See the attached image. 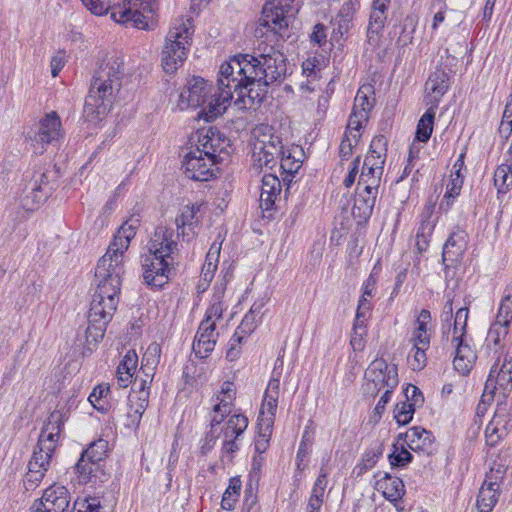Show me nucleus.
<instances>
[{
	"mask_svg": "<svg viewBox=\"0 0 512 512\" xmlns=\"http://www.w3.org/2000/svg\"><path fill=\"white\" fill-rule=\"evenodd\" d=\"M173 263L161 255L149 252L142 262L144 282L153 288H162L169 280Z\"/></svg>",
	"mask_w": 512,
	"mask_h": 512,
	"instance_id": "14",
	"label": "nucleus"
},
{
	"mask_svg": "<svg viewBox=\"0 0 512 512\" xmlns=\"http://www.w3.org/2000/svg\"><path fill=\"white\" fill-rule=\"evenodd\" d=\"M255 142L253 144V159L256 165L272 169L284 146L281 138L275 133L274 128L267 124H260L253 130Z\"/></svg>",
	"mask_w": 512,
	"mask_h": 512,
	"instance_id": "6",
	"label": "nucleus"
},
{
	"mask_svg": "<svg viewBox=\"0 0 512 512\" xmlns=\"http://www.w3.org/2000/svg\"><path fill=\"white\" fill-rule=\"evenodd\" d=\"M431 313L427 309H422L415 319L413 330L424 334H431Z\"/></svg>",
	"mask_w": 512,
	"mask_h": 512,
	"instance_id": "58",
	"label": "nucleus"
},
{
	"mask_svg": "<svg viewBox=\"0 0 512 512\" xmlns=\"http://www.w3.org/2000/svg\"><path fill=\"white\" fill-rule=\"evenodd\" d=\"M140 225V220L132 216L117 231L113 241H117L121 249L126 246L129 248L131 239L136 235V230Z\"/></svg>",
	"mask_w": 512,
	"mask_h": 512,
	"instance_id": "41",
	"label": "nucleus"
},
{
	"mask_svg": "<svg viewBox=\"0 0 512 512\" xmlns=\"http://www.w3.org/2000/svg\"><path fill=\"white\" fill-rule=\"evenodd\" d=\"M179 236V233L175 234L170 227L158 226L149 241L148 250L153 255H161L172 260V255L178 251L177 239Z\"/></svg>",
	"mask_w": 512,
	"mask_h": 512,
	"instance_id": "18",
	"label": "nucleus"
},
{
	"mask_svg": "<svg viewBox=\"0 0 512 512\" xmlns=\"http://www.w3.org/2000/svg\"><path fill=\"white\" fill-rule=\"evenodd\" d=\"M449 88V75L445 70L437 68L430 74L425 84L427 104L438 107L440 99Z\"/></svg>",
	"mask_w": 512,
	"mask_h": 512,
	"instance_id": "28",
	"label": "nucleus"
},
{
	"mask_svg": "<svg viewBox=\"0 0 512 512\" xmlns=\"http://www.w3.org/2000/svg\"><path fill=\"white\" fill-rule=\"evenodd\" d=\"M404 441L415 452L432 455L436 451L433 434L419 426L411 427L404 434Z\"/></svg>",
	"mask_w": 512,
	"mask_h": 512,
	"instance_id": "27",
	"label": "nucleus"
},
{
	"mask_svg": "<svg viewBox=\"0 0 512 512\" xmlns=\"http://www.w3.org/2000/svg\"><path fill=\"white\" fill-rule=\"evenodd\" d=\"M294 0H268L262 10L261 25L280 38H289L288 27L293 17Z\"/></svg>",
	"mask_w": 512,
	"mask_h": 512,
	"instance_id": "10",
	"label": "nucleus"
},
{
	"mask_svg": "<svg viewBox=\"0 0 512 512\" xmlns=\"http://www.w3.org/2000/svg\"><path fill=\"white\" fill-rule=\"evenodd\" d=\"M429 348L430 347L421 346L411 347L407 357V362L413 371H421L426 367L428 360L426 352Z\"/></svg>",
	"mask_w": 512,
	"mask_h": 512,
	"instance_id": "48",
	"label": "nucleus"
},
{
	"mask_svg": "<svg viewBox=\"0 0 512 512\" xmlns=\"http://www.w3.org/2000/svg\"><path fill=\"white\" fill-rule=\"evenodd\" d=\"M210 91V84H208L203 78L194 76L188 80L186 89L180 93L178 107L181 110H184L189 107L197 108L199 106H204L202 112L204 113L205 118L207 120H213L219 115L212 117V113L210 112V104L215 102V100L219 97V85L217 84V93L214 95H209Z\"/></svg>",
	"mask_w": 512,
	"mask_h": 512,
	"instance_id": "8",
	"label": "nucleus"
},
{
	"mask_svg": "<svg viewBox=\"0 0 512 512\" xmlns=\"http://www.w3.org/2000/svg\"><path fill=\"white\" fill-rule=\"evenodd\" d=\"M382 175L383 174L374 173L370 167H366L365 163H363L362 171L358 180V186L368 185L379 187Z\"/></svg>",
	"mask_w": 512,
	"mask_h": 512,
	"instance_id": "60",
	"label": "nucleus"
},
{
	"mask_svg": "<svg viewBox=\"0 0 512 512\" xmlns=\"http://www.w3.org/2000/svg\"><path fill=\"white\" fill-rule=\"evenodd\" d=\"M219 333L216 331V324L202 320L196 332L192 349L196 357L207 358L214 350Z\"/></svg>",
	"mask_w": 512,
	"mask_h": 512,
	"instance_id": "21",
	"label": "nucleus"
},
{
	"mask_svg": "<svg viewBox=\"0 0 512 512\" xmlns=\"http://www.w3.org/2000/svg\"><path fill=\"white\" fill-rule=\"evenodd\" d=\"M390 0H373L372 9L367 27V42L371 46H377L380 42L382 31L387 19V11Z\"/></svg>",
	"mask_w": 512,
	"mask_h": 512,
	"instance_id": "22",
	"label": "nucleus"
},
{
	"mask_svg": "<svg viewBox=\"0 0 512 512\" xmlns=\"http://www.w3.org/2000/svg\"><path fill=\"white\" fill-rule=\"evenodd\" d=\"M155 0H123L113 8L112 19L117 23L131 24L138 29H148V21L155 11Z\"/></svg>",
	"mask_w": 512,
	"mask_h": 512,
	"instance_id": "9",
	"label": "nucleus"
},
{
	"mask_svg": "<svg viewBox=\"0 0 512 512\" xmlns=\"http://www.w3.org/2000/svg\"><path fill=\"white\" fill-rule=\"evenodd\" d=\"M108 450V442L104 439H99L90 444V446L82 452V456L88 457L90 461L95 462L97 465L106 457Z\"/></svg>",
	"mask_w": 512,
	"mask_h": 512,
	"instance_id": "49",
	"label": "nucleus"
},
{
	"mask_svg": "<svg viewBox=\"0 0 512 512\" xmlns=\"http://www.w3.org/2000/svg\"><path fill=\"white\" fill-rule=\"evenodd\" d=\"M387 152V139L383 135L375 136L371 143L364 163L376 174H383Z\"/></svg>",
	"mask_w": 512,
	"mask_h": 512,
	"instance_id": "30",
	"label": "nucleus"
},
{
	"mask_svg": "<svg viewBox=\"0 0 512 512\" xmlns=\"http://www.w3.org/2000/svg\"><path fill=\"white\" fill-rule=\"evenodd\" d=\"M436 107L430 106L417 124L416 140L426 143L432 134Z\"/></svg>",
	"mask_w": 512,
	"mask_h": 512,
	"instance_id": "40",
	"label": "nucleus"
},
{
	"mask_svg": "<svg viewBox=\"0 0 512 512\" xmlns=\"http://www.w3.org/2000/svg\"><path fill=\"white\" fill-rule=\"evenodd\" d=\"M504 470L499 466L494 472L492 468L486 475L484 484L479 490L477 497V507L479 512H491L496 505L499 497L498 482L502 480Z\"/></svg>",
	"mask_w": 512,
	"mask_h": 512,
	"instance_id": "20",
	"label": "nucleus"
},
{
	"mask_svg": "<svg viewBox=\"0 0 512 512\" xmlns=\"http://www.w3.org/2000/svg\"><path fill=\"white\" fill-rule=\"evenodd\" d=\"M201 205H186L181 210L175 219L177 226V233L187 241L193 239L197 235V228L200 225V212Z\"/></svg>",
	"mask_w": 512,
	"mask_h": 512,
	"instance_id": "26",
	"label": "nucleus"
},
{
	"mask_svg": "<svg viewBox=\"0 0 512 512\" xmlns=\"http://www.w3.org/2000/svg\"><path fill=\"white\" fill-rule=\"evenodd\" d=\"M509 327L510 325L495 320L491 324L486 337V349L494 355H498L502 348V341L508 335Z\"/></svg>",
	"mask_w": 512,
	"mask_h": 512,
	"instance_id": "36",
	"label": "nucleus"
},
{
	"mask_svg": "<svg viewBox=\"0 0 512 512\" xmlns=\"http://www.w3.org/2000/svg\"><path fill=\"white\" fill-rule=\"evenodd\" d=\"M138 356L135 351H128L117 367V371L134 374L137 368Z\"/></svg>",
	"mask_w": 512,
	"mask_h": 512,
	"instance_id": "62",
	"label": "nucleus"
},
{
	"mask_svg": "<svg viewBox=\"0 0 512 512\" xmlns=\"http://www.w3.org/2000/svg\"><path fill=\"white\" fill-rule=\"evenodd\" d=\"M467 246V234L459 227L454 230L443 247V263L451 267L461 261Z\"/></svg>",
	"mask_w": 512,
	"mask_h": 512,
	"instance_id": "25",
	"label": "nucleus"
},
{
	"mask_svg": "<svg viewBox=\"0 0 512 512\" xmlns=\"http://www.w3.org/2000/svg\"><path fill=\"white\" fill-rule=\"evenodd\" d=\"M366 378L373 383L378 391L394 389L398 385V371L396 365H389L383 359L374 360L366 371Z\"/></svg>",
	"mask_w": 512,
	"mask_h": 512,
	"instance_id": "15",
	"label": "nucleus"
},
{
	"mask_svg": "<svg viewBox=\"0 0 512 512\" xmlns=\"http://www.w3.org/2000/svg\"><path fill=\"white\" fill-rule=\"evenodd\" d=\"M415 407L407 402L398 403L394 409V418L400 425L408 424L413 417Z\"/></svg>",
	"mask_w": 512,
	"mask_h": 512,
	"instance_id": "55",
	"label": "nucleus"
},
{
	"mask_svg": "<svg viewBox=\"0 0 512 512\" xmlns=\"http://www.w3.org/2000/svg\"><path fill=\"white\" fill-rule=\"evenodd\" d=\"M108 392H109L108 386L98 385L93 389L92 393L89 395L88 400L90 401V403L93 405L94 408H96L97 410L103 411L104 408L102 406H100L99 403L102 398L106 397Z\"/></svg>",
	"mask_w": 512,
	"mask_h": 512,
	"instance_id": "63",
	"label": "nucleus"
},
{
	"mask_svg": "<svg viewBox=\"0 0 512 512\" xmlns=\"http://www.w3.org/2000/svg\"><path fill=\"white\" fill-rule=\"evenodd\" d=\"M495 320L508 325L512 322V282L504 289Z\"/></svg>",
	"mask_w": 512,
	"mask_h": 512,
	"instance_id": "44",
	"label": "nucleus"
},
{
	"mask_svg": "<svg viewBox=\"0 0 512 512\" xmlns=\"http://www.w3.org/2000/svg\"><path fill=\"white\" fill-rule=\"evenodd\" d=\"M379 488L383 489L384 497L391 501L400 500L405 494L403 481L398 477H392L388 473L377 482Z\"/></svg>",
	"mask_w": 512,
	"mask_h": 512,
	"instance_id": "37",
	"label": "nucleus"
},
{
	"mask_svg": "<svg viewBox=\"0 0 512 512\" xmlns=\"http://www.w3.org/2000/svg\"><path fill=\"white\" fill-rule=\"evenodd\" d=\"M241 480L238 477H233L229 480V485L225 490L221 506L225 510H232L240 495Z\"/></svg>",
	"mask_w": 512,
	"mask_h": 512,
	"instance_id": "46",
	"label": "nucleus"
},
{
	"mask_svg": "<svg viewBox=\"0 0 512 512\" xmlns=\"http://www.w3.org/2000/svg\"><path fill=\"white\" fill-rule=\"evenodd\" d=\"M161 348L157 343H152L147 348L143 358L139 374L133 382V389L136 392H149L150 384L153 381L154 370L160 361Z\"/></svg>",
	"mask_w": 512,
	"mask_h": 512,
	"instance_id": "16",
	"label": "nucleus"
},
{
	"mask_svg": "<svg viewBox=\"0 0 512 512\" xmlns=\"http://www.w3.org/2000/svg\"><path fill=\"white\" fill-rule=\"evenodd\" d=\"M491 369L494 370V386H496V389H502L504 399H507L506 393L512 390V361L505 360L499 371L494 366Z\"/></svg>",
	"mask_w": 512,
	"mask_h": 512,
	"instance_id": "38",
	"label": "nucleus"
},
{
	"mask_svg": "<svg viewBox=\"0 0 512 512\" xmlns=\"http://www.w3.org/2000/svg\"><path fill=\"white\" fill-rule=\"evenodd\" d=\"M378 188L368 185L357 187L352 207V214L355 218H358L360 221H366L370 218L376 203Z\"/></svg>",
	"mask_w": 512,
	"mask_h": 512,
	"instance_id": "24",
	"label": "nucleus"
},
{
	"mask_svg": "<svg viewBox=\"0 0 512 512\" xmlns=\"http://www.w3.org/2000/svg\"><path fill=\"white\" fill-rule=\"evenodd\" d=\"M48 197V191H45L37 181H34L31 187V193L23 199V206L27 210H34L36 206L44 202Z\"/></svg>",
	"mask_w": 512,
	"mask_h": 512,
	"instance_id": "52",
	"label": "nucleus"
},
{
	"mask_svg": "<svg viewBox=\"0 0 512 512\" xmlns=\"http://www.w3.org/2000/svg\"><path fill=\"white\" fill-rule=\"evenodd\" d=\"M299 154L300 150L298 147L284 149V153L280 154V169L284 173L294 175L301 168L302 161L296 158L295 154Z\"/></svg>",
	"mask_w": 512,
	"mask_h": 512,
	"instance_id": "43",
	"label": "nucleus"
},
{
	"mask_svg": "<svg viewBox=\"0 0 512 512\" xmlns=\"http://www.w3.org/2000/svg\"><path fill=\"white\" fill-rule=\"evenodd\" d=\"M198 146L203 154L209 155L217 163H222L229 157V140L217 129L209 128L205 134H201Z\"/></svg>",
	"mask_w": 512,
	"mask_h": 512,
	"instance_id": "17",
	"label": "nucleus"
},
{
	"mask_svg": "<svg viewBox=\"0 0 512 512\" xmlns=\"http://www.w3.org/2000/svg\"><path fill=\"white\" fill-rule=\"evenodd\" d=\"M218 164L209 155L203 154L200 147L190 151L183 161L185 175L195 181H209L216 176L214 166Z\"/></svg>",
	"mask_w": 512,
	"mask_h": 512,
	"instance_id": "13",
	"label": "nucleus"
},
{
	"mask_svg": "<svg viewBox=\"0 0 512 512\" xmlns=\"http://www.w3.org/2000/svg\"><path fill=\"white\" fill-rule=\"evenodd\" d=\"M469 317V308L461 307L457 310L453 324L452 335L466 336L467 321Z\"/></svg>",
	"mask_w": 512,
	"mask_h": 512,
	"instance_id": "56",
	"label": "nucleus"
},
{
	"mask_svg": "<svg viewBox=\"0 0 512 512\" xmlns=\"http://www.w3.org/2000/svg\"><path fill=\"white\" fill-rule=\"evenodd\" d=\"M360 7L359 0H345L342 4L336 18L337 32L343 36L348 33L350 28L352 27V21L354 14L357 9Z\"/></svg>",
	"mask_w": 512,
	"mask_h": 512,
	"instance_id": "35",
	"label": "nucleus"
},
{
	"mask_svg": "<svg viewBox=\"0 0 512 512\" xmlns=\"http://www.w3.org/2000/svg\"><path fill=\"white\" fill-rule=\"evenodd\" d=\"M193 32L189 19L169 30L161 53L162 67L166 73L172 74L184 64Z\"/></svg>",
	"mask_w": 512,
	"mask_h": 512,
	"instance_id": "5",
	"label": "nucleus"
},
{
	"mask_svg": "<svg viewBox=\"0 0 512 512\" xmlns=\"http://www.w3.org/2000/svg\"><path fill=\"white\" fill-rule=\"evenodd\" d=\"M261 306L254 304L250 311L244 316L240 325L234 333V341H242L246 335H249L256 328L255 312H260Z\"/></svg>",
	"mask_w": 512,
	"mask_h": 512,
	"instance_id": "45",
	"label": "nucleus"
},
{
	"mask_svg": "<svg viewBox=\"0 0 512 512\" xmlns=\"http://www.w3.org/2000/svg\"><path fill=\"white\" fill-rule=\"evenodd\" d=\"M494 183L499 192H506L512 186V168L508 164L497 167L494 173Z\"/></svg>",
	"mask_w": 512,
	"mask_h": 512,
	"instance_id": "50",
	"label": "nucleus"
},
{
	"mask_svg": "<svg viewBox=\"0 0 512 512\" xmlns=\"http://www.w3.org/2000/svg\"><path fill=\"white\" fill-rule=\"evenodd\" d=\"M128 247L121 246L117 241H112L108 246L106 253L98 261L95 269V277L99 280L98 284L121 290L122 275L125 272V258Z\"/></svg>",
	"mask_w": 512,
	"mask_h": 512,
	"instance_id": "7",
	"label": "nucleus"
},
{
	"mask_svg": "<svg viewBox=\"0 0 512 512\" xmlns=\"http://www.w3.org/2000/svg\"><path fill=\"white\" fill-rule=\"evenodd\" d=\"M280 376L281 372L273 370L272 377L264 393V399L262 401V405L259 411L261 415H276L280 392Z\"/></svg>",
	"mask_w": 512,
	"mask_h": 512,
	"instance_id": "32",
	"label": "nucleus"
},
{
	"mask_svg": "<svg viewBox=\"0 0 512 512\" xmlns=\"http://www.w3.org/2000/svg\"><path fill=\"white\" fill-rule=\"evenodd\" d=\"M451 343L455 348L454 369L461 375L471 371L476 359V352L470 346L466 336L452 335Z\"/></svg>",
	"mask_w": 512,
	"mask_h": 512,
	"instance_id": "23",
	"label": "nucleus"
},
{
	"mask_svg": "<svg viewBox=\"0 0 512 512\" xmlns=\"http://www.w3.org/2000/svg\"><path fill=\"white\" fill-rule=\"evenodd\" d=\"M405 395L407 403L411 404L413 407L421 405L424 401L421 390L415 385H408Z\"/></svg>",
	"mask_w": 512,
	"mask_h": 512,
	"instance_id": "64",
	"label": "nucleus"
},
{
	"mask_svg": "<svg viewBox=\"0 0 512 512\" xmlns=\"http://www.w3.org/2000/svg\"><path fill=\"white\" fill-rule=\"evenodd\" d=\"M397 450L398 448L395 447V451L389 455V462L393 467H405L412 461L413 456L404 447L400 451Z\"/></svg>",
	"mask_w": 512,
	"mask_h": 512,
	"instance_id": "59",
	"label": "nucleus"
},
{
	"mask_svg": "<svg viewBox=\"0 0 512 512\" xmlns=\"http://www.w3.org/2000/svg\"><path fill=\"white\" fill-rule=\"evenodd\" d=\"M248 418L242 414L230 416L223 429L224 439H238V437L247 429Z\"/></svg>",
	"mask_w": 512,
	"mask_h": 512,
	"instance_id": "42",
	"label": "nucleus"
},
{
	"mask_svg": "<svg viewBox=\"0 0 512 512\" xmlns=\"http://www.w3.org/2000/svg\"><path fill=\"white\" fill-rule=\"evenodd\" d=\"M148 402L149 392H136L135 389H132L127 400L128 426L139 425L142 415L148 407Z\"/></svg>",
	"mask_w": 512,
	"mask_h": 512,
	"instance_id": "31",
	"label": "nucleus"
},
{
	"mask_svg": "<svg viewBox=\"0 0 512 512\" xmlns=\"http://www.w3.org/2000/svg\"><path fill=\"white\" fill-rule=\"evenodd\" d=\"M120 291L104 284H97L88 312V327L85 331L88 349L91 350V346H96L103 339L107 325L117 309Z\"/></svg>",
	"mask_w": 512,
	"mask_h": 512,
	"instance_id": "3",
	"label": "nucleus"
},
{
	"mask_svg": "<svg viewBox=\"0 0 512 512\" xmlns=\"http://www.w3.org/2000/svg\"><path fill=\"white\" fill-rule=\"evenodd\" d=\"M512 428V403L508 399L499 401L492 420L486 427L485 437L489 446H495Z\"/></svg>",
	"mask_w": 512,
	"mask_h": 512,
	"instance_id": "12",
	"label": "nucleus"
},
{
	"mask_svg": "<svg viewBox=\"0 0 512 512\" xmlns=\"http://www.w3.org/2000/svg\"><path fill=\"white\" fill-rule=\"evenodd\" d=\"M383 454V445L376 443L365 451L362 456V469L368 470L375 466L377 460Z\"/></svg>",
	"mask_w": 512,
	"mask_h": 512,
	"instance_id": "57",
	"label": "nucleus"
},
{
	"mask_svg": "<svg viewBox=\"0 0 512 512\" xmlns=\"http://www.w3.org/2000/svg\"><path fill=\"white\" fill-rule=\"evenodd\" d=\"M368 119H369L368 115H366L362 112L359 114V113L352 111V113L349 117L346 132L349 136H351L353 138L355 144L358 143L359 138L361 136L360 130L363 127V125L368 121Z\"/></svg>",
	"mask_w": 512,
	"mask_h": 512,
	"instance_id": "51",
	"label": "nucleus"
},
{
	"mask_svg": "<svg viewBox=\"0 0 512 512\" xmlns=\"http://www.w3.org/2000/svg\"><path fill=\"white\" fill-rule=\"evenodd\" d=\"M64 421V415L60 411H53L44 423L23 479L26 491L35 490L48 471Z\"/></svg>",
	"mask_w": 512,
	"mask_h": 512,
	"instance_id": "2",
	"label": "nucleus"
},
{
	"mask_svg": "<svg viewBox=\"0 0 512 512\" xmlns=\"http://www.w3.org/2000/svg\"><path fill=\"white\" fill-rule=\"evenodd\" d=\"M225 290V280L220 283H216L212 299L205 312V317L203 320H207V322L216 324L217 321L222 319L223 312L227 309V305L224 302Z\"/></svg>",
	"mask_w": 512,
	"mask_h": 512,
	"instance_id": "33",
	"label": "nucleus"
},
{
	"mask_svg": "<svg viewBox=\"0 0 512 512\" xmlns=\"http://www.w3.org/2000/svg\"><path fill=\"white\" fill-rule=\"evenodd\" d=\"M231 412L230 404L221 400L213 408V416L211 418V428L222 423L225 417Z\"/></svg>",
	"mask_w": 512,
	"mask_h": 512,
	"instance_id": "61",
	"label": "nucleus"
},
{
	"mask_svg": "<svg viewBox=\"0 0 512 512\" xmlns=\"http://www.w3.org/2000/svg\"><path fill=\"white\" fill-rule=\"evenodd\" d=\"M275 421V416L261 415L259 413L257 419V437L255 439V450L258 453H264L268 447L270 437L272 434V429Z\"/></svg>",
	"mask_w": 512,
	"mask_h": 512,
	"instance_id": "34",
	"label": "nucleus"
},
{
	"mask_svg": "<svg viewBox=\"0 0 512 512\" xmlns=\"http://www.w3.org/2000/svg\"><path fill=\"white\" fill-rule=\"evenodd\" d=\"M281 192V182L279 178L272 173L265 174L262 177L261 193H260V208L263 213H270L275 206V201ZM271 214L267 215L270 217ZM266 217V215H264Z\"/></svg>",
	"mask_w": 512,
	"mask_h": 512,
	"instance_id": "29",
	"label": "nucleus"
},
{
	"mask_svg": "<svg viewBox=\"0 0 512 512\" xmlns=\"http://www.w3.org/2000/svg\"><path fill=\"white\" fill-rule=\"evenodd\" d=\"M123 74V64L117 59L101 63L94 72L86 106L95 107L98 113L105 112L121 87Z\"/></svg>",
	"mask_w": 512,
	"mask_h": 512,
	"instance_id": "4",
	"label": "nucleus"
},
{
	"mask_svg": "<svg viewBox=\"0 0 512 512\" xmlns=\"http://www.w3.org/2000/svg\"><path fill=\"white\" fill-rule=\"evenodd\" d=\"M374 94L373 88L370 85L362 86L358 89L354 99L352 111L356 113H364L369 116V112L373 108L375 99L371 95Z\"/></svg>",
	"mask_w": 512,
	"mask_h": 512,
	"instance_id": "39",
	"label": "nucleus"
},
{
	"mask_svg": "<svg viewBox=\"0 0 512 512\" xmlns=\"http://www.w3.org/2000/svg\"><path fill=\"white\" fill-rule=\"evenodd\" d=\"M261 51V48H258ZM285 55L267 47L258 56L238 55L221 65L218 75L219 97L210 104L212 117L222 115L237 94L236 103L261 104L269 85L281 83L287 76Z\"/></svg>",
	"mask_w": 512,
	"mask_h": 512,
	"instance_id": "1",
	"label": "nucleus"
},
{
	"mask_svg": "<svg viewBox=\"0 0 512 512\" xmlns=\"http://www.w3.org/2000/svg\"><path fill=\"white\" fill-rule=\"evenodd\" d=\"M75 469L78 473L79 482L87 484L91 481L92 477L95 476V473L99 469V465L90 461L88 457L84 458V456L81 455L75 465Z\"/></svg>",
	"mask_w": 512,
	"mask_h": 512,
	"instance_id": "47",
	"label": "nucleus"
},
{
	"mask_svg": "<svg viewBox=\"0 0 512 512\" xmlns=\"http://www.w3.org/2000/svg\"><path fill=\"white\" fill-rule=\"evenodd\" d=\"M433 231L434 227L429 222H425V224H419L416 232V247L419 253L427 250Z\"/></svg>",
	"mask_w": 512,
	"mask_h": 512,
	"instance_id": "53",
	"label": "nucleus"
},
{
	"mask_svg": "<svg viewBox=\"0 0 512 512\" xmlns=\"http://www.w3.org/2000/svg\"><path fill=\"white\" fill-rule=\"evenodd\" d=\"M71 495L68 489L59 484H53L44 490L38 506L44 512H69Z\"/></svg>",
	"mask_w": 512,
	"mask_h": 512,
	"instance_id": "19",
	"label": "nucleus"
},
{
	"mask_svg": "<svg viewBox=\"0 0 512 512\" xmlns=\"http://www.w3.org/2000/svg\"><path fill=\"white\" fill-rule=\"evenodd\" d=\"M81 2L95 15H104L108 12L112 15L113 8L121 3L110 4L107 0H81Z\"/></svg>",
	"mask_w": 512,
	"mask_h": 512,
	"instance_id": "54",
	"label": "nucleus"
},
{
	"mask_svg": "<svg viewBox=\"0 0 512 512\" xmlns=\"http://www.w3.org/2000/svg\"><path fill=\"white\" fill-rule=\"evenodd\" d=\"M62 123L55 111L45 114L38 122L37 129L28 133V138L33 147V153L42 155L46 151V145H55L63 137Z\"/></svg>",
	"mask_w": 512,
	"mask_h": 512,
	"instance_id": "11",
	"label": "nucleus"
}]
</instances>
